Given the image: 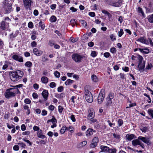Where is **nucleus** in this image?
Masks as SVG:
<instances>
[{"mask_svg": "<svg viewBox=\"0 0 153 153\" xmlns=\"http://www.w3.org/2000/svg\"><path fill=\"white\" fill-rule=\"evenodd\" d=\"M9 75L10 78L12 81L16 82L22 78L24 75V73L21 70H17L10 72Z\"/></svg>", "mask_w": 153, "mask_h": 153, "instance_id": "nucleus-1", "label": "nucleus"}, {"mask_svg": "<svg viewBox=\"0 0 153 153\" xmlns=\"http://www.w3.org/2000/svg\"><path fill=\"white\" fill-rule=\"evenodd\" d=\"M38 137L40 138L43 139L46 137V136L43 134L42 131L41 130H39L37 133Z\"/></svg>", "mask_w": 153, "mask_h": 153, "instance_id": "nucleus-19", "label": "nucleus"}, {"mask_svg": "<svg viewBox=\"0 0 153 153\" xmlns=\"http://www.w3.org/2000/svg\"><path fill=\"white\" fill-rule=\"evenodd\" d=\"M48 108L49 110L53 111L54 110L55 108V107L53 105H51L50 106H49Z\"/></svg>", "mask_w": 153, "mask_h": 153, "instance_id": "nucleus-60", "label": "nucleus"}, {"mask_svg": "<svg viewBox=\"0 0 153 153\" xmlns=\"http://www.w3.org/2000/svg\"><path fill=\"white\" fill-rule=\"evenodd\" d=\"M56 20V17L54 16H51L50 19V21L51 22H55Z\"/></svg>", "mask_w": 153, "mask_h": 153, "instance_id": "nucleus-41", "label": "nucleus"}, {"mask_svg": "<svg viewBox=\"0 0 153 153\" xmlns=\"http://www.w3.org/2000/svg\"><path fill=\"white\" fill-rule=\"evenodd\" d=\"M137 12L139 13H141V14L144 17H145V14L143 10L141 8L138 7L137 8Z\"/></svg>", "mask_w": 153, "mask_h": 153, "instance_id": "nucleus-27", "label": "nucleus"}, {"mask_svg": "<svg viewBox=\"0 0 153 153\" xmlns=\"http://www.w3.org/2000/svg\"><path fill=\"white\" fill-rule=\"evenodd\" d=\"M66 130L69 131L71 133H73L74 131V128L72 126L66 127Z\"/></svg>", "mask_w": 153, "mask_h": 153, "instance_id": "nucleus-40", "label": "nucleus"}, {"mask_svg": "<svg viewBox=\"0 0 153 153\" xmlns=\"http://www.w3.org/2000/svg\"><path fill=\"white\" fill-rule=\"evenodd\" d=\"M12 58L13 59L20 62H22L24 61L23 58L22 56L17 54H14L13 55Z\"/></svg>", "mask_w": 153, "mask_h": 153, "instance_id": "nucleus-11", "label": "nucleus"}, {"mask_svg": "<svg viewBox=\"0 0 153 153\" xmlns=\"http://www.w3.org/2000/svg\"><path fill=\"white\" fill-rule=\"evenodd\" d=\"M132 144L134 146H136L137 145H139L143 149L144 148V146L143 144L140 141L139 139V137L137 139L133 140L132 141Z\"/></svg>", "mask_w": 153, "mask_h": 153, "instance_id": "nucleus-9", "label": "nucleus"}, {"mask_svg": "<svg viewBox=\"0 0 153 153\" xmlns=\"http://www.w3.org/2000/svg\"><path fill=\"white\" fill-rule=\"evenodd\" d=\"M109 148L105 146L102 145L100 146L101 152L105 153H108Z\"/></svg>", "mask_w": 153, "mask_h": 153, "instance_id": "nucleus-21", "label": "nucleus"}, {"mask_svg": "<svg viewBox=\"0 0 153 153\" xmlns=\"http://www.w3.org/2000/svg\"><path fill=\"white\" fill-rule=\"evenodd\" d=\"M39 26L42 30H44L45 28L44 22L42 21H40L39 23Z\"/></svg>", "mask_w": 153, "mask_h": 153, "instance_id": "nucleus-39", "label": "nucleus"}, {"mask_svg": "<svg viewBox=\"0 0 153 153\" xmlns=\"http://www.w3.org/2000/svg\"><path fill=\"white\" fill-rule=\"evenodd\" d=\"M137 66V69L140 72L143 71L145 67V62L138 63Z\"/></svg>", "mask_w": 153, "mask_h": 153, "instance_id": "nucleus-14", "label": "nucleus"}, {"mask_svg": "<svg viewBox=\"0 0 153 153\" xmlns=\"http://www.w3.org/2000/svg\"><path fill=\"white\" fill-rule=\"evenodd\" d=\"M28 27L30 28H32L33 27V23L31 22H29L28 24Z\"/></svg>", "mask_w": 153, "mask_h": 153, "instance_id": "nucleus-57", "label": "nucleus"}, {"mask_svg": "<svg viewBox=\"0 0 153 153\" xmlns=\"http://www.w3.org/2000/svg\"><path fill=\"white\" fill-rule=\"evenodd\" d=\"M114 94L113 93H110L106 99L105 102L106 105L107 107L111 106L112 103V100L114 97Z\"/></svg>", "mask_w": 153, "mask_h": 153, "instance_id": "nucleus-7", "label": "nucleus"}, {"mask_svg": "<svg viewBox=\"0 0 153 153\" xmlns=\"http://www.w3.org/2000/svg\"><path fill=\"white\" fill-rule=\"evenodd\" d=\"M20 94V91L17 88H10L6 90L4 95L7 98L14 97L16 94Z\"/></svg>", "mask_w": 153, "mask_h": 153, "instance_id": "nucleus-2", "label": "nucleus"}, {"mask_svg": "<svg viewBox=\"0 0 153 153\" xmlns=\"http://www.w3.org/2000/svg\"><path fill=\"white\" fill-rule=\"evenodd\" d=\"M48 94L49 93L48 90H44L43 91L42 95L45 101H46L48 100Z\"/></svg>", "mask_w": 153, "mask_h": 153, "instance_id": "nucleus-17", "label": "nucleus"}, {"mask_svg": "<svg viewBox=\"0 0 153 153\" xmlns=\"http://www.w3.org/2000/svg\"><path fill=\"white\" fill-rule=\"evenodd\" d=\"M74 82V81L69 79H68L65 82V84L66 85H70Z\"/></svg>", "mask_w": 153, "mask_h": 153, "instance_id": "nucleus-32", "label": "nucleus"}, {"mask_svg": "<svg viewBox=\"0 0 153 153\" xmlns=\"http://www.w3.org/2000/svg\"><path fill=\"white\" fill-rule=\"evenodd\" d=\"M12 6V4L10 3L5 2L4 3V8L5 14H8L13 11Z\"/></svg>", "mask_w": 153, "mask_h": 153, "instance_id": "nucleus-6", "label": "nucleus"}, {"mask_svg": "<svg viewBox=\"0 0 153 153\" xmlns=\"http://www.w3.org/2000/svg\"><path fill=\"white\" fill-rule=\"evenodd\" d=\"M110 5L115 7H119L121 5L120 1L118 2L111 1L109 3Z\"/></svg>", "mask_w": 153, "mask_h": 153, "instance_id": "nucleus-20", "label": "nucleus"}, {"mask_svg": "<svg viewBox=\"0 0 153 153\" xmlns=\"http://www.w3.org/2000/svg\"><path fill=\"white\" fill-rule=\"evenodd\" d=\"M32 66V63L30 61H28L25 64V66L26 67L31 68Z\"/></svg>", "mask_w": 153, "mask_h": 153, "instance_id": "nucleus-34", "label": "nucleus"}, {"mask_svg": "<svg viewBox=\"0 0 153 153\" xmlns=\"http://www.w3.org/2000/svg\"><path fill=\"white\" fill-rule=\"evenodd\" d=\"M84 57L83 56L77 53H73L72 56V59L76 62H81Z\"/></svg>", "mask_w": 153, "mask_h": 153, "instance_id": "nucleus-5", "label": "nucleus"}, {"mask_svg": "<svg viewBox=\"0 0 153 153\" xmlns=\"http://www.w3.org/2000/svg\"><path fill=\"white\" fill-rule=\"evenodd\" d=\"M105 96V93L104 92L100 93L98 97V102L99 104H101Z\"/></svg>", "mask_w": 153, "mask_h": 153, "instance_id": "nucleus-12", "label": "nucleus"}, {"mask_svg": "<svg viewBox=\"0 0 153 153\" xmlns=\"http://www.w3.org/2000/svg\"><path fill=\"white\" fill-rule=\"evenodd\" d=\"M24 108L25 110L26 111V113L27 115H28L30 113V111L29 107L28 105H25L24 106Z\"/></svg>", "mask_w": 153, "mask_h": 153, "instance_id": "nucleus-28", "label": "nucleus"}, {"mask_svg": "<svg viewBox=\"0 0 153 153\" xmlns=\"http://www.w3.org/2000/svg\"><path fill=\"white\" fill-rule=\"evenodd\" d=\"M138 50L141 52L144 53H148L149 52V50L147 48L141 49L138 48Z\"/></svg>", "mask_w": 153, "mask_h": 153, "instance_id": "nucleus-23", "label": "nucleus"}, {"mask_svg": "<svg viewBox=\"0 0 153 153\" xmlns=\"http://www.w3.org/2000/svg\"><path fill=\"white\" fill-rule=\"evenodd\" d=\"M104 56L106 58H108L110 56V53L109 52H105L104 53Z\"/></svg>", "mask_w": 153, "mask_h": 153, "instance_id": "nucleus-64", "label": "nucleus"}, {"mask_svg": "<svg viewBox=\"0 0 153 153\" xmlns=\"http://www.w3.org/2000/svg\"><path fill=\"white\" fill-rule=\"evenodd\" d=\"M126 137L127 140L128 141H130L133 139L135 138L136 137L134 134H127Z\"/></svg>", "mask_w": 153, "mask_h": 153, "instance_id": "nucleus-22", "label": "nucleus"}, {"mask_svg": "<svg viewBox=\"0 0 153 153\" xmlns=\"http://www.w3.org/2000/svg\"><path fill=\"white\" fill-rule=\"evenodd\" d=\"M33 51L34 54L37 56H40L43 53L42 51L39 50L36 48H34Z\"/></svg>", "mask_w": 153, "mask_h": 153, "instance_id": "nucleus-18", "label": "nucleus"}, {"mask_svg": "<svg viewBox=\"0 0 153 153\" xmlns=\"http://www.w3.org/2000/svg\"><path fill=\"white\" fill-rule=\"evenodd\" d=\"M117 151L116 149L115 148L110 149L108 151V153H116Z\"/></svg>", "mask_w": 153, "mask_h": 153, "instance_id": "nucleus-43", "label": "nucleus"}, {"mask_svg": "<svg viewBox=\"0 0 153 153\" xmlns=\"http://www.w3.org/2000/svg\"><path fill=\"white\" fill-rule=\"evenodd\" d=\"M137 41H139L142 43L146 44H147L148 42L143 37H140L138 39Z\"/></svg>", "mask_w": 153, "mask_h": 153, "instance_id": "nucleus-26", "label": "nucleus"}, {"mask_svg": "<svg viewBox=\"0 0 153 153\" xmlns=\"http://www.w3.org/2000/svg\"><path fill=\"white\" fill-rule=\"evenodd\" d=\"M70 40L72 42L74 43L77 41V39L76 38H74L73 37H71Z\"/></svg>", "mask_w": 153, "mask_h": 153, "instance_id": "nucleus-59", "label": "nucleus"}, {"mask_svg": "<svg viewBox=\"0 0 153 153\" xmlns=\"http://www.w3.org/2000/svg\"><path fill=\"white\" fill-rule=\"evenodd\" d=\"M139 139L141 140L144 143L147 144L148 145L150 144V142L149 139L146 137H143L142 136H139L138 137Z\"/></svg>", "mask_w": 153, "mask_h": 153, "instance_id": "nucleus-15", "label": "nucleus"}, {"mask_svg": "<svg viewBox=\"0 0 153 153\" xmlns=\"http://www.w3.org/2000/svg\"><path fill=\"white\" fill-rule=\"evenodd\" d=\"M144 95L146 97L149 98V100H148V102L149 103H150L151 102V100L149 95L146 93L144 94Z\"/></svg>", "mask_w": 153, "mask_h": 153, "instance_id": "nucleus-54", "label": "nucleus"}, {"mask_svg": "<svg viewBox=\"0 0 153 153\" xmlns=\"http://www.w3.org/2000/svg\"><path fill=\"white\" fill-rule=\"evenodd\" d=\"M99 141V139L97 137H94L92 139L91 143V144L90 147L92 148L95 147L97 144V143Z\"/></svg>", "mask_w": 153, "mask_h": 153, "instance_id": "nucleus-10", "label": "nucleus"}, {"mask_svg": "<svg viewBox=\"0 0 153 153\" xmlns=\"http://www.w3.org/2000/svg\"><path fill=\"white\" fill-rule=\"evenodd\" d=\"M23 86V85L22 84H20L15 86H11L13 87V88H17L18 89V88H21Z\"/></svg>", "mask_w": 153, "mask_h": 153, "instance_id": "nucleus-56", "label": "nucleus"}, {"mask_svg": "<svg viewBox=\"0 0 153 153\" xmlns=\"http://www.w3.org/2000/svg\"><path fill=\"white\" fill-rule=\"evenodd\" d=\"M95 116L94 111L92 108H90L88 110V114L87 117L88 120H90L91 122L94 123L97 121L96 120L94 119Z\"/></svg>", "mask_w": 153, "mask_h": 153, "instance_id": "nucleus-4", "label": "nucleus"}, {"mask_svg": "<svg viewBox=\"0 0 153 153\" xmlns=\"http://www.w3.org/2000/svg\"><path fill=\"white\" fill-rule=\"evenodd\" d=\"M91 79L94 82H97L99 81V79L97 76L94 75L93 74L91 76Z\"/></svg>", "mask_w": 153, "mask_h": 153, "instance_id": "nucleus-31", "label": "nucleus"}, {"mask_svg": "<svg viewBox=\"0 0 153 153\" xmlns=\"http://www.w3.org/2000/svg\"><path fill=\"white\" fill-rule=\"evenodd\" d=\"M24 102L25 103L28 104H30L31 102V100L29 99L28 98L25 99L24 100Z\"/></svg>", "mask_w": 153, "mask_h": 153, "instance_id": "nucleus-51", "label": "nucleus"}, {"mask_svg": "<svg viewBox=\"0 0 153 153\" xmlns=\"http://www.w3.org/2000/svg\"><path fill=\"white\" fill-rule=\"evenodd\" d=\"M94 132H96V131L91 128H89L85 132L86 135L88 137H90L93 134Z\"/></svg>", "mask_w": 153, "mask_h": 153, "instance_id": "nucleus-13", "label": "nucleus"}, {"mask_svg": "<svg viewBox=\"0 0 153 153\" xmlns=\"http://www.w3.org/2000/svg\"><path fill=\"white\" fill-rule=\"evenodd\" d=\"M137 58V60H138V63L145 62V61L143 60V58L141 56L138 55Z\"/></svg>", "mask_w": 153, "mask_h": 153, "instance_id": "nucleus-30", "label": "nucleus"}, {"mask_svg": "<svg viewBox=\"0 0 153 153\" xmlns=\"http://www.w3.org/2000/svg\"><path fill=\"white\" fill-rule=\"evenodd\" d=\"M41 80L42 83L46 84L48 82V79L47 77L43 76L42 77Z\"/></svg>", "mask_w": 153, "mask_h": 153, "instance_id": "nucleus-25", "label": "nucleus"}, {"mask_svg": "<svg viewBox=\"0 0 153 153\" xmlns=\"http://www.w3.org/2000/svg\"><path fill=\"white\" fill-rule=\"evenodd\" d=\"M97 55V53L95 51H92L91 54V55L93 57H96Z\"/></svg>", "mask_w": 153, "mask_h": 153, "instance_id": "nucleus-49", "label": "nucleus"}, {"mask_svg": "<svg viewBox=\"0 0 153 153\" xmlns=\"http://www.w3.org/2000/svg\"><path fill=\"white\" fill-rule=\"evenodd\" d=\"M117 123L118 124L119 126H120L123 124V122L122 119H120L118 120Z\"/></svg>", "mask_w": 153, "mask_h": 153, "instance_id": "nucleus-47", "label": "nucleus"}, {"mask_svg": "<svg viewBox=\"0 0 153 153\" xmlns=\"http://www.w3.org/2000/svg\"><path fill=\"white\" fill-rule=\"evenodd\" d=\"M87 144V142L86 141H84L79 143V145H81L79 147H83L85 146Z\"/></svg>", "mask_w": 153, "mask_h": 153, "instance_id": "nucleus-53", "label": "nucleus"}, {"mask_svg": "<svg viewBox=\"0 0 153 153\" xmlns=\"http://www.w3.org/2000/svg\"><path fill=\"white\" fill-rule=\"evenodd\" d=\"M79 22L84 27H86L87 26V23L84 20H81L79 21Z\"/></svg>", "mask_w": 153, "mask_h": 153, "instance_id": "nucleus-44", "label": "nucleus"}, {"mask_svg": "<svg viewBox=\"0 0 153 153\" xmlns=\"http://www.w3.org/2000/svg\"><path fill=\"white\" fill-rule=\"evenodd\" d=\"M54 75L56 77L59 78L60 77V74L59 72L56 71L55 72Z\"/></svg>", "mask_w": 153, "mask_h": 153, "instance_id": "nucleus-55", "label": "nucleus"}, {"mask_svg": "<svg viewBox=\"0 0 153 153\" xmlns=\"http://www.w3.org/2000/svg\"><path fill=\"white\" fill-rule=\"evenodd\" d=\"M63 88L62 86L59 87L57 88V91L58 92H61L63 91Z\"/></svg>", "mask_w": 153, "mask_h": 153, "instance_id": "nucleus-62", "label": "nucleus"}, {"mask_svg": "<svg viewBox=\"0 0 153 153\" xmlns=\"http://www.w3.org/2000/svg\"><path fill=\"white\" fill-rule=\"evenodd\" d=\"M17 144L18 145H20L22 148H25L26 147V146L25 144V143H23L22 142L19 143H18Z\"/></svg>", "mask_w": 153, "mask_h": 153, "instance_id": "nucleus-52", "label": "nucleus"}, {"mask_svg": "<svg viewBox=\"0 0 153 153\" xmlns=\"http://www.w3.org/2000/svg\"><path fill=\"white\" fill-rule=\"evenodd\" d=\"M148 19L149 22L151 23H153V14L149 16Z\"/></svg>", "mask_w": 153, "mask_h": 153, "instance_id": "nucleus-38", "label": "nucleus"}, {"mask_svg": "<svg viewBox=\"0 0 153 153\" xmlns=\"http://www.w3.org/2000/svg\"><path fill=\"white\" fill-rule=\"evenodd\" d=\"M19 34V31L16 30L14 33H13L10 35V37L11 38H14L16 37Z\"/></svg>", "mask_w": 153, "mask_h": 153, "instance_id": "nucleus-33", "label": "nucleus"}, {"mask_svg": "<svg viewBox=\"0 0 153 153\" xmlns=\"http://www.w3.org/2000/svg\"><path fill=\"white\" fill-rule=\"evenodd\" d=\"M50 122H51L53 124L54 123H56L57 121L56 119L55 118V117L53 116L51 119L49 120H48L47 123H49Z\"/></svg>", "mask_w": 153, "mask_h": 153, "instance_id": "nucleus-29", "label": "nucleus"}, {"mask_svg": "<svg viewBox=\"0 0 153 153\" xmlns=\"http://www.w3.org/2000/svg\"><path fill=\"white\" fill-rule=\"evenodd\" d=\"M50 87L52 88H53L56 86V84L54 82H51L50 84Z\"/></svg>", "mask_w": 153, "mask_h": 153, "instance_id": "nucleus-50", "label": "nucleus"}, {"mask_svg": "<svg viewBox=\"0 0 153 153\" xmlns=\"http://www.w3.org/2000/svg\"><path fill=\"white\" fill-rule=\"evenodd\" d=\"M149 128V126H141L140 127V129L141 131L143 132L146 133V132L147 131Z\"/></svg>", "mask_w": 153, "mask_h": 153, "instance_id": "nucleus-24", "label": "nucleus"}, {"mask_svg": "<svg viewBox=\"0 0 153 153\" xmlns=\"http://www.w3.org/2000/svg\"><path fill=\"white\" fill-rule=\"evenodd\" d=\"M124 33L123 29H121L120 31L118 32V36L119 37H121Z\"/></svg>", "mask_w": 153, "mask_h": 153, "instance_id": "nucleus-58", "label": "nucleus"}, {"mask_svg": "<svg viewBox=\"0 0 153 153\" xmlns=\"http://www.w3.org/2000/svg\"><path fill=\"white\" fill-rule=\"evenodd\" d=\"M13 149L15 151H18L19 149V146L18 145H15L13 147Z\"/></svg>", "mask_w": 153, "mask_h": 153, "instance_id": "nucleus-63", "label": "nucleus"}, {"mask_svg": "<svg viewBox=\"0 0 153 153\" xmlns=\"http://www.w3.org/2000/svg\"><path fill=\"white\" fill-rule=\"evenodd\" d=\"M85 97L86 101L89 103H91L93 100V97L91 92L87 88H85Z\"/></svg>", "mask_w": 153, "mask_h": 153, "instance_id": "nucleus-3", "label": "nucleus"}, {"mask_svg": "<svg viewBox=\"0 0 153 153\" xmlns=\"http://www.w3.org/2000/svg\"><path fill=\"white\" fill-rule=\"evenodd\" d=\"M153 67V65L152 63H148L146 69L147 70H151Z\"/></svg>", "mask_w": 153, "mask_h": 153, "instance_id": "nucleus-36", "label": "nucleus"}, {"mask_svg": "<svg viewBox=\"0 0 153 153\" xmlns=\"http://www.w3.org/2000/svg\"><path fill=\"white\" fill-rule=\"evenodd\" d=\"M66 128V127L65 126H62L61 129L60 130V133L61 134H63L65 132Z\"/></svg>", "mask_w": 153, "mask_h": 153, "instance_id": "nucleus-35", "label": "nucleus"}, {"mask_svg": "<svg viewBox=\"0 0 153 153\" xmlns=\"http://www.w3.org/2000/svg\"><path fill=\"white\" fill-rule=\"evenodd\" d=\"M102 13L108 16L109 18H110L111 16V14L106 10H102Z\"/></svg>", "mask_w": 153, "mask_h": 153, "instance_id": "nucleus-37", "label": "nucleus"}, {"mask_svg": "<svg viewBox=\"0 0 153 153\" xmlns=\"http://www.w3.org/2000/svg\"><path fill=\"white\" fill-rule=\"evenodd\" d=\"M113 136L116 139H119L120 137V135L115 133L113 134Z\"/></svg>", "mask_w": 153, "mask_h": 153, "instance_id": "nucleus-61", "label": "nucleus"}, {"mask_svg": "<svg viewBox=\"0 0 153 153\" xmlns=\"http://www.w3.org/2000/svg\"><path fill=\"white\" fill-rule=\"evenodd\" d=\"M148 113L152 118H153V110L152 109H149L148 110Z\"/></svg>", "mask_w": 153, "mask_h": 153, "instance_id": "nucleus-42", "label": "nucleus"}, {"mask_svg": "<svg viewBox=\"0 0 153 153\" xmlns=\"http://www.w3.org/2000/svg\"><path fill=\"white\" fill-rule=\"evenodd\" d=\"M4 45L3 41L1 39H0V51L3 49Z\"/></svg>", "mask_w": 153, "mask_h": 153, "instance_id": "nucleus-48", "label": "nucleus"}, {"mask_svg": "<svg viewBox=\"0 0 153 153\" xmlns=\"http://www.w3.org/2000/svg\"><path fill=\"white\" fill-rule=\"evenodd\" d=\"M9 62L7 61H5L4 62V65L2 67L3 70L6 69L8 67Z\"/></svg>", "mask_w": 153, "mask_h": 153, "instance_id": "nucleus-45", "label": "nucleus"}, {"mask_svg": "<svg viewBox=\"0 0 153 153\" xmlns=\"http://www.w3.org/2000/svg\"><path fill=\"white\" fill-rule=\"evenodd\" d=\"M9 23L5 21H3L1 22L0 24V27L3 30H5L7 28L8 26Z\"/></svg>", "mask_w": 153, "mask_h": 153, "instance_id": "nucleus-16", "label": "nucleus"}, {"mask_svg": "<svg viewBox=\"0 0 153 153\" xmlns=\"http://www.w3.org/2000/svg\"><path fill=\"white\" fill-rule=\"evenodd\" d=\"M110 52L112 53H115L117 51L116 49L114 47L111 48L110 49Z\"/></svg>", "mask_w": 153, "mask_h": 153, "instance_id": "nucleus-46", "label": "nucleus"}, {"mask_svg": "<svg viewBox=\"0 0 153 153\" xmlns=\"http://www.w3.org/2000/svg\"><path fill=\"white\" fill-rule=\"evenodd\" d=\"M23 3L25 8L26 9H30L32 4V0H23Z\"/></svg>", "mask_w": 153, "mask_h": 153, "instance_id": "nucleus-8", "label": "nucleus"}]
</instances>
